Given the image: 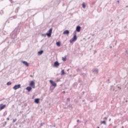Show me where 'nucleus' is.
Returning <instances> with one entry per match:
<instances>
[{
	"label": "nucleus",
	"instance_id": "1",
	"mask_svg": "<svg viewBox=\"0 0 128 128\" xmlns=\"http://www.w3.org/2000/svg\"><path fill=\"white\" fill-rule=\"evenodd\" d=\"M77 40V36H76V35L74 36L73 38H72V39H70V44H72L73 42H76Z\"/></svg>",
	"mask_w": 128,
	"mask_h": 128
},
{
	"label": "nucleus",
	"instance_id": "2",
	"mask_svg": "<svg viewBox=\"0 0 128 128\" xmlns=\"http://www.w3.org/2000/svg\"><path fill=\"white\" fill-rule=\"evenodd\" d=\"M52 28L49 29L48 33H46V36L48 37H50L52 36Z\"/></svg>",
	"mask_w": 128,
	"mask_h": 128
},
{
	"label": "nucleus",
	"instance_id": "3",
	"mask_svg": "<svg viewBox=\"0 0 128 128\" xmlns=\"http://www.w3.org/2000/svg\"><path fill=\"white\" fill-rule=\"evenodd\" d=\"M49 82H50V84H51L52 86L53 87H54V88H55V87L56 86V84L55 82H54V81L50 80L49 81Z\"/></svg>",
	"mask_w": 128,
	"mask_h": 128
},
{
	"label": "nucleus",
	"instance_id": "4",
	"mask_svg": "<svg viewBox=\"0 0 128 128\" xmlns=\"http://www.w3.org/2000/svg\"><path fill=\"white\" fill-rule=\"evenodd\" d=\"M20 86H21L20 84L14 85V87H13V90H18V88H20Z\"/></svg>",
	"mask_w": 128,
	"mask_h": 128
},
{
	"label": "nucleus",
	"instance_id": "5",
	"mask_svg": "<svg viewBox=\"0 0 128 128\" xmlns=\"http://www.w3.org/2000/svg\"><path fill=\"white\" fill-rule=\"evenodd\" d=\"M30 86L32 87V88H35V84L34 81H31L30 83Z\"/></svg>",
	"mask_w": 128,
	"mask_h": 128
},
{
	"label": "nucleus",
	"instance_id": "6",
	"mask_svg": "<svg viewBox=\"0 0 128 128\" xmlns=\"http://www.w3.org/2000/svg\"><path fill=\"white\" fill-rule=\"evenodd\" d=\"M60 66V64L58 62H54V65H53V66L55 68H58Z\"/></svg>",
	"mask_w": 128,
	"mask_h": 128
},
{
	"label": "nucleus",
	"instance_id": "7",
	"mask_svg": "<svg viewBox=\"0 0 128 128\" xmlns=\"http://www.w3.org/2000/svg\"><path fill=\"white\" fill-rule=\"evenodd\" d=\"M26 90L28 92H30L32 90V88L30 86H27L26 88Z\"/></svg>",
	"mask_w": 128,
	"mask_h": 128
},
{
	"label": "nucleus",
	"instance_id": "8",
	"mask_svg": "<svg viewBox=\"0 0 128 128\" xmlns=\"http://www.w3.org/2000/svg\"><path fill=\"white\" fill-rule=\"evenodd\" d=\"M6 106L4 104H0V110H2L4 108H6Z\"/></svg>",
	"mask_w": 128,
	"mask_h": 128
},
{
	"label": "nucleus",
	"instance_id": "9",
	"mask_svg": "<svg viewBox=\"0 0 128 128\" xmlns=\"http://www.w3.org/2000/svg\"><path fill=\"white\" fill-rule=\"evenodd\" d=\"M80 30L81 26H77V27L76 28V31H77V32H80Z\"/></svg>",
	"mask_w": 128,
	"mask_h": 128
},
{
	"label": "nucleus",
	"instance_id": "10",
	"mask_svg": "<svg viewBox=\"0 0 128 128\" xmlns=\"http://www.w3.org/2000/svg\"><path fill=\"white\" fill-rule=\"evenodd\" d=\"M99 70L98 68H96L95 70H93V74H98Z\"/></svg>",
	"mask_w": 128,
	"mask_h": 128
},
{
	"label": "nucleus",
	"instance_id": "11",
	"mask_svg": "<svg viewBox=\"0 0 128 128\" xmlns=\"http://www.w3.org/2000/svg\"><path fill=\"white\" fill-rule=\"evenodd\" d=\"M69 34H70V32L68 30H66L64 31V33H62V34H68V35Z\"/></svg>",
	"mask_w": 128,
	"mask_h": 128
},
{
	"label": "nucleus",
	"instance_id": "12",
	"mask_svg": "<svg viewBox=\"0 0 128 128\" xmlns=\"http://www.w3.org/2000/svg\"><path fill=\"white\" fill-rule=\"evenodd\" d=\"M22 64H25V66H29V64L26 62L24 61V62H22Z\"/></svg>",
	"mask_w": 128,
	"mask_h": 128
},
{
	"label": "nucleus",
	"instance_id": "13",
	"mask_svg": "<svg viewBox=\"0 0 128 128\" xmlns=\"http://www.w3.org/2000/svg\"><path fill=\"white\" fill-rule=\"evenodd\" d=\"M42 54H43V50L39 51L38 52V56H40V55Z\"/></svg>",
	"mask_w": 128,
	"mask_h": 128
},
{
	"label": "nucleus",
	"instance_id": "14",
	"mask_svg": "<svg viewBox=\"0 0 128 128\" xmlns=\"http://www.w3.org/2000/svg\"><path fill=\"white\" fill-rule=\"evenodd\" d=\"M34 102L36 104H39V98L34 99Z\"/></svg>",
	"mask_w": 128,
	"mask_h": 128
},
{
	"label": "nucleus",
	"instance_id": "15",
	"mask_svg": "<svg viewBox=\"0 0 128 128\" xmlns=\"http://www.w3.org/2000/svg\"><path fill=\"white\" fill-rule=\"evenodd\" d=\"M80 76H83V78H86V74L84 73H82L80 74Z\"/></svg>",
	"mask_w": 128,
	"mask_h": 128
},
{
	"label": "nucleus",
	"instance_id": "16",
	"mask_svg": "<svg viewBox=\"0 0 128 128\" xmlns=\"http://www.w3.org/2000/svg\"><path fill=\"white\" fill-rule=\"evenodd\" d=\"M65 74V72H64V70H62V71H61V76H64Z\"/></svg>",
	"mask_w": 128,
	"mask_h": 128
},
{
	"label": "nucleus",
	"instance_id": "17",
	"mask_svg": "<svg viewBox=\"0 0 128 128\" xmlns=\"http://www.w3.org/2000/svg\"><path fill=\"white\" fill-rule=\"evenodd\" d=\"M56 46H60V42H57Z\"/></svg>",
	"mask_w": 128,
	"mask_h": 128
},
{
	"label": "nucleus",
	"instance_id": "18",
	"mask_svg": "<svg viewBox=\"0 0 128 128\" xmlns=\"http://www.w3.org/2000/svg\"><path fill=\"white\" fill-rule=\"evenodd\" d=\"M101 124H104V125L106 124V121H101Z\"/></svg>",
	"mask_w": 128,
	"mask_h": 128
},
{
	"label": "nucleus",
	"instance_id": "19",
	"mask_svg": "<svg viewBox=\"0 0 128 128\" xmlns=\"http://www.w3.org/2000/svg\"><path fill=\"white\" fill-rule=\"evenodd\" d=\"M82 8H86V5L84 4V3L82 4Z\"/></svg>",
	"mask_w": 128,
	"mask_h": 128
},
{
	"label": "nucleus",
	"instance_id": "20",
	"mask_svg": "<svg viewBox=\"0 0 128 128\" xmlns=\"http://www.w3.org/2000/svg\"><path fill=\"white\" fill-rule=\"evenodd\" d=\"M62 61H64V62L66 61V58H64V57H62Z\"/></svg>",
	"mask_w": 128,
	"mask_h": 128
},
{
	"label": "nucleus",
	"instance_id": "21",
	"mask_svg": "<svg viewBox=\"0 0 128 128\" xmlns=\"http://www.w3.org/2000/svg\"><path fill=\"white\" fill-rule=\"evenodd\" d=\"M12 84V82H7V86H10Z\"/></svg>",
	"mask_w": 128,
	"mask_h": 128
},
{
	"label": "nucleus",
	"instance_id": "22",
	"mask_svg": "<svg viewBox=\"0 0 128 128\" xmlns=\"http://www.w3.org/2000/svg\"><path fill=\"white\" fill-rule=\"evenodd\" d=\"M3 10H2L0 11V14H3Z\"/></svg>",
	"mask_w": 128,
	"mask_h": 128
},
{
	"label": "nucleus",
	"instance_id": "23",
	"mask_svg": "<svg viewBox=\"0 0 128 128\" xmlns=\"http://www.w3.org/2000/svg\"><path fill=\"white\" fill-rule=\"evenodd\" d=\"M16 121V119H14L12 120V122L14 123Z\"/></svg>",
	"mask_w": 128,
	"mask_h": 128
},
{
	"label": "nucleus",
	"instance_id": "24",
	"mask_svg": "<svg viewBox=\"0 0 128 128\" xmlns=\"http://www.w3.org/2000/svg\"><path fill=\"white\" fill-rule=\"evenodd\" d=\"M104 120H108V118L107 117H105L104 118Z\"/></svg>",
	"mask_w": 128,
	"mask_h": 128
},
{
	"label": "nucleus",
	"instance_id": "25",
	"mask_svg": "<svg viewBox=\"0 0 128 128\" xmlns=\"http://www.w3.org/2000/svg\"><path fill=\"white\" fill-rule=\"evenodd\" d=\"M50 89H51L52 90H54V88H52V86L50 87Z\"/></svg>",
	"mask_w": 128,
	"mask_h": 128
},
{
	"label": "nucleus",
	"instance_id": "26",
	"mask_svg": "<svg viewBox=\"0 0 128 128\" xmlns=\"http://www.w3.org/2000/svg\"><path fill=\"white\" fill-rule=\"evenodd\" d=\"M68 107H69L70 108H72V105H69L68 106Z\"/></svg>",
	"mask_w": 128,
	"mask_h": 128
},
{
	"label": "nucleus",
	"instance_id": "27",
	"mask_svg": "<svg viewBox=\"0 0 128 128\" xmlns=\"http://www.w3.org/2000/svg\"><path fill=\"white\" fill-rule=\"evenodd\" d=\"M80 68H78V69H77V72H80Z\"/></svg>",
	"mask_w": 128,
	"mask_h": 128
},
{
	"label": "nucleus",
	"instance_id": "28",
	"mask_svg": "<svg viewBox=\"0 0 128 128\" xmlns=\"http://www.w3.org/2000/svg\"><path fill=\"white\" fill-rule=\"evenodd\" d=\"M67 100H68V102H70V98H68L67 99Z\"/></svg>",
	"mask_w": 128,
	"mask_h": 128
},
{
	"label": "nucleus",
	"instance_id": "29",
	"mask_svg": "<svg viewBox=\"0 0 128 128\" xmlns=\"http://www.w3.org/2000/svg\"><path fill=\"white\" fill-rule=\"evenodd\" d=\"M7 120H10V118H7Z\"/></svg>",
	"mask_w": 128,
	"mask_h": 128
},
{
	"label": "nucleus",
	"instance_id": "30",
	"mask_svg": "<svg viewBox=\"0 0 128 128\" xmlns=\"http://www.w3.org/2000/svg\"><path fill=\"white\" fill-rule=\"evenodd\" d=\"M119 89L121 90V88L120 87H118Z\"/></svg>",
	"mask_w": 128,
	"mask_h": 128
},
{
	"label": "nucleus",
	"instance_id": "31",
	"mask_svg": "<svg viewBox=\"0 0 128 128\" xmlns=\"http://www.w3.org/2000/svg\"><path fill=\"white\" fill-rule=\"evenodd\" d=\"M79 122V120H77V122Z\"/></svg>",
	"mask_w": 128,
	"mask_h": 128
},
{
	"label": "nucleus",
	"instance_id": "32",
	"mask_svg": "<svg viewBox=\"0 0 128 128\" xmlns=\"http://www.w3.org/2000/svg\"><path fill=\"white\" fill-rule=\"evenodd\" d=\"M116 128V126H114L113 127V128Z\"/></svg>",
	"mask_w": 128,
	"mask_h": 128
},
{
	"label": "nucleus",
	"instance_id": "33",
	"mask_svg": "<svg viewBox=\"0 0 128 128\" xmlns=\"http://www.w3.org/2000/svg\"><path fill=\"white\" fill-rule=\"evenodd\" d=\"M126 8H128V6H126Z\"/></svg>",
	"mask_w": 128,
	"mask_h": 128
},
{
	"label": "nucleus",
	"instance_id": "34",
	"mask_svg": "<svg viewBox=\"0 0 128 128\" xmlns=\"http://www.w3.org/2000/svg\"><path fill=\"white\" fill-rule=\"evenodd\" d=\"M30 76L31 78H32V75H30Z\"/></svg>",
	"mask_w": 128,
	"mask_h": 128
},
{
	"label": "nucleus",
	"instance_id": "35",
	"mask_svg": "<svg viewBox=\"0 0 128 128\" xmlns=\"http://www.w3.org/2000/svg\"><path fill=\"white\" fill-rule=\"evenodd\" d=\"M64 92V94H65V92Z\"/></svg>",
	"mask_w": 128,
	"mask_h": 128
},
{
	"label": "nucleus",
	"instance_id": "36",
	"mask_svg": "<svg viewBox=\"0 0 128 128\" xmlns=\"http://www.w3.org/2000/svg\"><path fill=\"white\" fill-rule=\"evenodd\" d=\"M122 128H124V126H122Z\"/></svg>",
	"mask_w": 128,
	"mask_h": 128
},
{
	"label": "nucleus",
	"instance_id": "37",
	"mask_svg": "<svg viewBox=\"0 0 128 128\" xmlns=\"http://www.w3.org/2000/svg\"><path fill=\"white\" fill-rule=\"evenodd\" d=\"M97 128H100V127H99V126H98V127H97Z\"/></svg>",
	"mask_w": 128,
	"mask_h": 128
},
{
	"label": "nucleus",
	"instance_id": "38",
	"mask_svg": "<svg viewBox=\"0 0 128 128\" xmlns=\"http://www.w3.org/2000/svg\"><path fill=\"white\" fill-rule=\"evenodd\" d=\"M120 2V1H118V2Z\"/></svg>",
	"mask_w": 128,
	"mask_h": 128
},
{
	"label": "nucleus",
	"instance_id": "39",
	"mask_svg": "<svg viewBox=\"0 0 128 128\" xmlns=\"http://www.w3.org/2000/svg\"><path fill=\"white\" fill-rule=\"evenodd\" d=\"M56 127V126H54V128H55Z\"/></svg>",
	"mask_w": 128,
	"mask_h": 128
},
{
	"label": "nucleus",
	"instance_id": "40",
	"mask_svg": "<svg viewBox=\"0 0 128 128\" xmlns=\"http://www.w3.org/2000/svg\"><path fill=\"white\" fill-rule=\"evenodd\" d=\"M110 48H112V46H110Z\"/></svg>",
	"mask_w": 128,
	"mask_h": 128
},
{
	"label": "nucleus",
	"instance_id": "41",
	"mask_svg": "<svg viewBox=\"0 0 128 128\" xmlns=\"http://www.w3.org/2000/svg\"><path fill=\"white\" fill-rule=\"evenodd\" d=\"M109 121H110V120H109Z\"/></svg>",
	"mask_w": 128,
	"mask_h": 128
},
{
	"label": "nucleus",
	"instance_id": "42",
	"mask_svg": "<svg viewBox=\"0 0 128 128\" xmlns=\"http://www.w3.org/2000/svg\"><path fill=\"white\" fill-rule=\"evenodd\" d=\"M10 1L11 2V1H12V0H10Z\"/></svg>",
	"mask_w": 128,
	"mask_h": 128
}]
</instances>
